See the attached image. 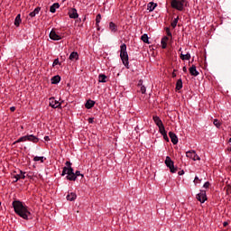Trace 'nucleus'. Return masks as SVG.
<instances>
[{"instance_id":"obj_1","label":"nucleus","mask_w":231,"mask_h":231,"mask_svg":"<svg viewBox=\"0 0 231 231\" xmlns=\"http://www.w3.org/2000/svg\"><path fill=\"white\" fill-rule=\"evenodd\" d=\"M13 208L14 209L15 214L22 217L23 219H32V212L30 211V208L23 204L19 200L13 201Z\"/></svg>"},{"instance_id":"obj_2","label":"nucleus","mask_w":231,"mask_h":231,"mask_svg":"<svg viewBox=\"0 0 231 231\" xmlns=\"http://www.w3.org/2000/svg\"><path fill=\"white\" fill-rule=\"evenodd\" d=\"M120 57L124 66L129 69V55L127 54V45L125 43L120 46Z\"/></svg>"},{"instance_id":"obj_3","label":"nucleus","mask_w":231,"mask_h":231,"mask_svg":"<svg viewBox=\"0 0 231 231\" xmlns=\"http://www.w3.org/2000/svg\"><path fill=\"white\" fill-rule=\"evenodd\" d=\"M21 142H32V143H37V142H39V138L33 134L24 135L15 141L13 145H15V143H21Z\"/></svg>"},{"instance_id":"obj_4","label":"nucleus","mask_w":231,"mask_h":231,"mask_svg":"<svg viewBox=\"0 0 231 231\" xmlns=\"http://www.w3.org/2000/svg\"><path fill=\"white\" fill-rule=\"evenodd\" d=\"M69 181H75V175H73V169L71 167H64L61 172V176H66Z\"/></svg>"},{"instance_id":"obj_5","label":"nucleus","mask_w":231,"mask_h":231,"mask_svg":"<svg viewBox=\"0 0 231 231\" xmlns=\"http://www.w3.org/2000/svg\"><path fill=\"white\" fill-rule=\"evenodd\" d=\"M186 0H171V6L179 12H183V6Z\"/></svg>"},{"instance_id":"obj_6","label":"nucleus","mask_w":231,"mask_h":231,"mask_svg":"<svg viewBox=\"0 0 231 231\" xmlns=\"http://www.w3.org/2000/svg\"><path fill=\"white\" fill-rule=\"evenodd\" d=\"M164 163L166 167H169L171 172H177L178 168L174 167V162L169 156L166 157Z\"/></svg>"},{"instance_id":"obj_7","label":"nucleus","mask_w":231,"mask_h":231,"mask_svg":"<svg viewBox=\"0 0 231 231\" xmlns=\"http://www.w3.org/2000/svg\"><path fill=\"white\" fill-rule=\"evenodd\" d=\"M49 104L51 106V107H52L53 109H57L62 107L60 102H59L58 100L55 99V97H51L49 99Z\"/></svg>"},{"instance_id":"obj_8","label":"nucleus","mask_w":231,"mask_h":231,"mask_svg":"<svg viewBox=\"0 0 231 231\" xmlns=\"http://www.w3.org/2000/svg\"><path fill=\"white\" fill-rule=\"evenodd\" d=\"M186 156L187 158H190L191 160H193V162L201 160V158L199 157L198 153H196V151L194 150L187 152Z\"/></svg>"},{"instance_id":"obj_9","label":"nucleus","mask_w":231,"mask_h":231,"mask_svg":"<svg viewBox=\"0 0 231 231\" xmlns=\"http://www.w3.org/2000/svg\"><path fill=\"white\" fill-rule=\"evenodd\" d=\"M196 198L199 203H204L207 201V191L200 190V192L197 194Z\"/></svg>"},{"instance_id":"obj_10","label":"nucleus","mask_w":231,"mask_h":231,"mask_svg":"<svg viewBox=\"0 0 231 231\" xmlns=\"http://www.w3.org/2000/svg\"><path fill=\"white\" fill-rule=\"evenodd\" d=\"M49 37L51 39V41H60V39H62V37L59 35L53 29L51 31Z\"/></svg>"},{"instance_id":"obj_11","label":"nucleus","mask_w":231,"mask_h":231,"mask_svg":"<svg viewBox=\"0 0 231 231\" xmlns=\"http://www.w3.org/2000/svg\"><path fill=\"white\" fill-rule=\"evenodd\" d=\"M69 16L70 17V19H79V13H77V9H70L69 11Z\"/></svg>"},{"instance_id":"obj_12","label":"nucleus","mask_w":231,"mask_h":231,"mask_svg":"<svg viewBox=\"0 0 231 231\" xmlns=\"http://www.w3.org/2000/svg\"><path fill=\"white\" fill-rule=\"evenodd\" d=\"M169 136L173 145L178 144V135H176V134H174L173 132H169Z\"/></svg>"},{"instance_id":"obj_13","label":"nucleus","mask_w":231,"mask_h":231,"mask_svg":"<svg viewBox=\"0 0 231 231\" xmlns=\"http://www.w3.org/2000/svg\"><path fill=\"white\" fill-rule=\"evenodd\" d=\"M26 174L25 172H23V171H20L19 174H16L14 176V178L15 179V182L19 181V180H24V178H26V176L24 175Z\"/></svg>"},{"instance_id":"obj_14","label":"nucleus","mask_w":231,"mask_h":231,"mask_svg":"<svg viewBox=\"0 0 231 231\" xmlns=\"http://www.w3.org/2000/svg\"><path fill=\"white\" fill-rule=\"evenodd\" d=\"M189 73L190 75H192L193 77H198V75H199V72L198 71V69H196V65H192L189 68Z\"/></svg>"},{"instance_id":"obj_15","label":"nucleus","mask_w":231,"mask_h":231,"mask_svg":"<svg viewBox=\"0 0 231 231\" xmlns=\"http://www.w3.org/2000/svg\"><path fill=\"white\" fill-rule=\"evenodd\" d=\"M156 6H158V4H156L154 2H150L147 5V10L149 12H153V10L156 8Z\"/></svg>"},{"instance_id":"obj_16","label":"nucleus","mask_w":231,"mask_h":231,"mask_svg":"<svg viewBox=\"0 0 231 231\" xmlns=\"http://www.w3.org/2000/svg\"><path fill=\"white\" fill-rule=\"evenodd\" d=\"M169 42V37L164 36L162 41H161V44H162V50L167 49V42Z\"/></svg>"},{"instance_id":"obj_17","label":"nucleus","mask_w":231,"mask_h":231,"mask_svg":"<svg viewBox=\"0 0 231 231\" xmlns=\"http://www.w3.org/2000/svg\"><path fill=\"white\" fill-rule=\"evenodd\" d=\"M60 5H59V3H54L51 7H50V12L51 14H55V12H57V8H60Z\"/></svg>"},{"instance_id":"obj_18","label":"nucleus","mask_w":231,"mask_h":231,"mask_svg":"<svg viewBox=\"0 0 231 231\" xmlns=\"http://www.w3.org/2000/svg\"><path fill=\"white\" fill-rule=\"evenodd\" d=\"M153 122L156 124L158 127L163 125V122H162V119L158 116H153Z\"/></svg>"},{"instance_id":"obj_19","label":"nucleus","mask_w":231,"mask_h":231,"mask_svg":"<svg viewBox=\"0 0 231 231\" xmlns=\"http://www.w3.org/2000/svg\"><path fill=\"white\" fill-rule=\"evenodd\" d=\"M68 201H75L77 199V194L74 192H71L70 194L67 195Z\"/></svg>"},{"instance_id":"obj_20","label":"nucleus","mask_w":231,"mask_h":231,"mask_svg":"<svg viewBox=\"0 0 231 231\" xmlns=\"http://www.w3.org/2000/svg\"><path fill=\"white\" fill-rule=\"evenodd\" d=\"M69 60H79V53L76 51H73L69 55Z\"/></svg>"},{"instance_id":"obj_21","label":"nucleus","mask_w":231,"mask_h":231,"mask_svg":"<svg viewBox=\"0 0 231 231\" xmlns=\"http://www.w3.org/2000/svg\"><path fill=\"white\" fill-rule=\"evenodd\" d=\"M95 106V101L89 99L87 101V103L85 104V107L87 109H91V107H93Z\"/></svg>"},{"instance_id":"obj_22","label":"nucleus","mask_w":231,"mask_h":231,"mask_svg":"<svg viewBox=\"0 0 231 231\" xmlns=\"http://www.w3.org/2000/svg\"><path fill=\"white\" fill-rule=\"evenodd\" d=\"M109 30H110L111 32H117L118 27L116 26V24H115V23L110 22V23H109Z\"/></svg>"},{"instance_id":"obj_23","label":"nucleus","mask_w":231,"mask_h":231,"mask_svg":"<svg viewBox=\"0 0 231 231\" xmlns=\"http://www.w3.org/2000/svg\"><path fill=\"white\" fill-rule=\"evenodd\" d=\"M181 88H183V81L181 80V79H180L176 82V89H177V91H180V89H181Z\"/></svg>"},{"instance_id":"obj_24","label":"nucleus","mask_w":231,"mask_h":231,"mask_svg":"<svg viewBox=\"0 0 231 231\" xmlns=\"http://www.w3.org/2000/svg\"><path fill=\"white\" fill-rule=\"evenodd\" d=\"M60 82V76L57 75L51 78V84H59Z\"/></svg>"},{"instance_id":"obj_25","label":"nucleus","mask_w":231,"mask_h":231,"mask_svg":"<svg viewBox=\"0 0 231 231\" xmlns=\"http://www.w3.org/2000/svg\"><path fill=\"white\" fill-rule=\"evenodd\" d=\"M180 59L181 60H190V53L188 52L186 55L180 53Z\"/></svg>"},{"instance_id":"obj_26","label":"nucleus","mask_w":231,"mask_h":231,"mask_svg":"<svg viewBox=\"0 0 231 231\" xmlns=\"http://www.w3.org/2000/svg\"><path fill=\"white\" fill-rule=\"evenodd\" d=\"M106 79H107V76H106L105 74H100L98 76V82H106Z\"/></svg>"},{"instance_id":"obj_27","label":"nucleus","mask_w":231,"mask_h":231,"mask_svg":"<svg viewBox=\"0 0 231 231\" xmlns=\"http://www.w3.org/2000/svg\"><path fill=\"white\" fill-rule=\"evenodd\" d=\"M22 20H21V14H17V16L14 19V24L16 26H19V24H21Z\"/></svg>"},{"instance_id":"obj_28","label":"nucleus","mask_w":231,"mask_h":231,"mask_svg":"<svg viewBox=\"0 0 231 231\" xmlns=\"http://www.w3.org/2000/svg\"><path fill=\"white\" fill-rule=\"evenodd\" d=\"M141 40L143 41V42L149 44V36L147 34H143Z\"/></svg>"},{"instance_id":"obj_29","label":"nucleus","mask_w":231,"mask_h":231,"mask_svg":"<svg viewBox=\"0 0 231 231\" xmlns=\"http://www.w3.org/2000/svg\"><path fill=\"white\" fill-rule=\"evenodd\" d=\"M178 21H180V17L175 18V19L171 22V28H176V26H178Z\"/></svg>"},{"instance_id":"obj_30","label":"nucleus","mask_w":231,"mask_h":231,"mask_svg":"<svg viewBox=\"0 0 231 231\" xmlns=\"http://www.w3.org/2000/svg\"><path fill=\"white\" fill-rule=\"evenodd\" d=\"M159 132L161 133V134H167V131H165V126L163 125H162L161 126H159Z\"/></svg>"},{"instance_id":"obj_31","label":"nucleus","mask_w":231,"mask_h":231,"mask_svg":"<svg viewBox=\"0 0 231 231\" xmlns=\"http://www.w3.org/2000/svg\"><path fill=\"white\" fill-rule=\"evenodd\" d=\"M73 176H74V181L75 180H77V178H79V176H81V178H84V175H82L79 171H77L76 172L73 171Z\"/></svg>"},{"instance_id":"obj_32","label":"nucleus","mask_w":231,"mask_h":231,"mask_svg":"<svg viewBox=\"0 0 231 231\" xmlns=\"http://www.w3.org/2000/svg\"><path fill=\"white\" fill-rule=\"evenodd\" d=\"M34 162H41L42 163H44V157H39V156H35L33 158Z\"/></svg>"},{"instance_id":"obj_33","label":"nucleus","mask_w":231,"mask_h":231,"mask_svg":"<svg viewBox=\"0 0 231 231\" xmlns=\"http://www.w3.org/2000/svg\"><path fill=\"white\" fill-rule=\"evenodd\" d=\"M213 124H214L215 126L217 127V129H219V127H221V122H219V120H217V119H215L213 121Z\"/></svg>"},{"instance_id":"obj_34","label":"nucleus","mask_w":231,"mask_h":231,"mask_svg":"<svg viewBox=\"0 0 231 231\" xmlns=\"http://www.w3.org/2000/svg\"><path fill=\"white\" fill-rule=\"evenodd\" d=\"M101 19H102V15L97 14L96 16V24H97V28H98V23H100Z\"/></svg>"},{"instance_id":"obj_35","label":"nucleus","mask_w":231,"mask_h":231,"mask_svg":"<svg viewBox=\"0 0 231 231\" xmlns=\"http://www.w3.org/2000/svg\"><path fill=\"white\" fill-rule=\"evenodd\" d=\"M166 33H167L168 37H170L171 39H172V33L171 32V29L166 28Z\"/></svg>"},{"instance_id":"obj_36","label":"nucleus","mask_w":231,"mask_h":231,"mask_svg":"<svg viewBox=\"0 0 231 231\" xmlns=\"http://www.w3.org/2000/svg\"><path fill=\"white\" fill-rule=\"evenodd\" d=\"M41 12V7H36L32 13L35 14L36 15Z\"/></svg>"},{"instance_id":"obj_37","label":"nucleus","mask_w":231,"mask_h":231,"mask_svg":"<svg viewBox=\"0 0 231 231\" xmlns=\"http://www.w3.org/2000/svg\"><path fill=\"white\" fill-rule=\"evenodd\" d=\"M194 183H201V180L198 176L195 177Z\"/></svg>"},{"instance_id":"obj_38","label":"nucleus","mask_w":231,"mask_h":231,"mask_svg":"<svg viewBox=\"0 0 231 231\" xmlns=\"http://www.w3.org/2000/svg\"><path fill=\"white\" fill-rule=\"evenodd\" d=\"M203 187L204 189H208L210 187V182L207 181L206 183H204Z\"/></svg>"},{"instance_id":"obj_39","label":"nucleus","mask_w":231,"mask_h":231,"mask_svg":"<svg viewBox=\"0 0 231 231\" xmlns=\"http://www.w3.org/2000/svg\"><path fill=\"white\" fill-rule=\"evenodd\" d=\"M140 91H141V93H143V94L145 93V91H146L145 87H144V86H141Z\"/></svg>"},{"instance_id":"obj_40","label":"nucleus","mask_w":231,"mask_h":231,"mask_svg":"<svg viewBox=\"0 0 231 231\" xmlns=\"http://www.w3.org/2000/svg\"><path fill=\"white\" fill-rule=\"evenodd\" d=\"M58 64H60L59 62V59H55L54 61H53V66H57Z\"/></svg>"},{"instance_id":"obj_41","label":"nucleus","mask_w":231,"mask_h":231,"mask_svg":"<svg viewBox=\"0 0 231 231\" xmlns=\"http://www.w3.org/2000/svg\"><path fill=\"white\" fill-rule=\"evenodd\" d=\"M162 136L166 142H169V136H167V134H164Z\"/></svg>"},{"instance_id":"obj_42","label":"nucleus","mask_w":231,"mask_h":231,"mask_svg":"<svg viewBox=\"0 0 231 231\" xmlns=\"http://www.w3.org/2000/svg\"><path fill=\"white\" fill-rule=\"evenodd\" d=\"M65 165L67 166V168L71 167V163L68 161L65 162Z\"/></svg>"},{"instance_id":"obj_43","label":"nucleus","mask_w":231,"mask_h":231,"mask_svg":"<svg viewBox=\"0 0 231 231\" xmlns=\"http://www.w3.org/2000/svg\"><path fill=\"white\" fill-rule=\"evenodd\" d=\"M179 176H183V174H185V171L182 170L178 172Z\"/></svg>"},{"instance_id":"obj_44","label":"nucleus","mask_w":231,"mask_h":231,"mask_svg":"<svg viewBox=\"0 0 231 231\" xmlns=\"http://www.w3.org/2000/svg\"><path fill=\"white\" fill-rule=\"evenodd\" d=\"M29 15H30V17H35V13H33V11L32 12H31L30 14H29Z\"/></svg>"},{"instance_id":"obj_45","label":"nucleus","mask_w":231,"mask_h":231,"mask_svg":"<svg viewBox=\"0 0 231 231\" xmlns=\"http://www.w3.org/2000/svg\"><path fill=\"white\" fill-rule=\"evenodd\" d=\"M44 140H45V142H50V136H45Z\"/></svg>"},{"instance_id":"obj_46","label":"nucleus","mask_w":231,"mask_h":231,"mask_svg":"<svg viewBox=\"0 0 231 231\" xmlns=\"http://www.w3.org/2000/svg\"><path fill=\"white\" fill-rule=\"evenodd\" d=\"M93 120H94V119H93V118H91V117H90V118H88V124H93Z\"/></svg>"},{"instance_id":"obj_47","label":"nucleus","mask_w":231,"mask_h":231,"mask_svg":"<svg viewBox=\"0 0 231 231\" xmlns=\"http://www.w3.org/2000/svg\"><path fill=\"white\" fill-rule=\"evenodd\" d=\"M10 111H12V112L15 111V106H11Z\"/></svg>"},{"instance_id":"obj_48","label":"nucleus","mask_w":231,"mask_h":231,"mask_svg":"<svg viewBox=\"0 0 231 231\" xmlns=\"http://www.w3.org/2000/svg\"><path fill=\"white\" fill-rule=\"evenodd\" d=\"M182 71H184V73H187V67H183Z\"/></svg>"},{"instance_id":"obj_49","label":"nucleus","mask_w":231,"mask_h":231,"mask_svg":"<svg viewBox=\"0 0 231 231\" xmlns=\"http://www.w3.org/2000/svg\"><path fill=\"white\" fill-rule=\"evenodd\" d=\"M223 226H228V222H224Z\"/></svg>"},{"instance_id":"obj_50","label":"nucleus","mask_w":231,"mask_h":231,"mask_svg":"<svg viewBox=\"0 0 231 231\" xmlns=\"http://www.w3.org/2000/svg\"><path fill=\"white\" fill-rule=\"evenodd\" d=\"M172 77L174 78V77H176V75L173 73V74H172Z\"/></svg>"},{"instance_id":"obj_51","label":"nucleus","mask_w":231,"mask_h":231,"mask_svg":"<svg viewBox=\"0 0 231 231\" xmlns=\"http://www.w3.org/2000/svg\"><path fill=\"white\" fill-rule=\"evenodd\" d=\"M179 51H181V49H180Z\"/></svg>"},{"instance_id":"obj_52","label":"nucleus","mask_w":231,"mask_h":231,"mask_svg":"<svg viewBox=\"0 0 231 231\" xmlns=\"http://www.w3.org/2000/svg\"><path fill=\"white\" fill-rule=\"evenodd\" d=\"M0 207H1V202H0Z\"/></svg>"}]
</instances>
